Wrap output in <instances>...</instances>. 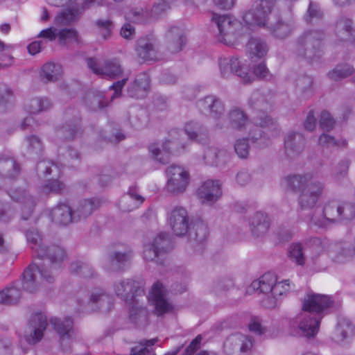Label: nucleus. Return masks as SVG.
Wrapping results in <instances>:
<instances>
[{
    "mask_svg": "<svg viewBox=\"0 0 355 355\" xmlns=\"http://www.w3.org/2000/svg\"><path fill=\"white\" fill-rule=\"evenodd\" d=\"M69 270L71 273L80 275L83 277H92L94 275L92 267L84 262L75 261L71 263Z\"/></svg>",
    "mask_w": 355,
    "mask_h": 355,
    "instance_id": "obj_55",
    "label": "nucleus"
},
{
    "mask_svg": "<svg viewBox=\"0 0 355 355\" xmlns=\"http://www.w3.org/2000/svg\"><path fill=\"white\" fill-rule=\"evenodd\" d=\"M25 107L28 112L37 114L51 110L53 107V103L46 97H36L31 99Z\"/></svg>",
    "mask_w": 355,
    "mask_h": 355,
    "instance_id": "obj_43",
    "label": "nucleus"
},
{
    "mask_svg": "<svg viewBox=\"0 0 355 355\" xmlns=\"http://www.w3.org/2000/svg\"><path fill=\"white\" fill-rule=\"evenodd\" d=\"M100 205L97 199H85L79 202L73 212L74 222L87 218Z\"/></svg>",
    "mask_w": 355,
    "mask_h": 355,
    "instance_id": "obj_36",
    "label": "nucleus"
},
{
    "mask_svg": "<svg viewBox=\"0 0 355 355\" xmlns=\"http://www.w3.org/2000/svg\"><path fill=\"white\" fill-rule=\"evenodd\" d=\"M319 124L322 130L329 131L334 128L335 120L329 112L323 111L320 114Z\"/></svg>",
    "mask_w": 355,
    "mask_h": 355,
    "instance_id": "obj_64",
    "label": "nucleus"
},
{
    "mask_svg": "<svg viewBox=\"0 0 355 355\" xmlns=\"http://www.w3.org/2000/svg\"><path fill=\"white\" fill-rule=\"evenodd\" d=\"M65 123L55 129L56 141H71L81 134L80 116L79 111L69 108L64 111Z\"/></svg>",
    "mask_w": 355,
    "mask_h": 355,
    "instance_id": "obj_9",
    "label": "nucleus"
},
{
    "mask_svg": "<svg viewBox=\"0 0 355 355\" xmlns=\"http://www.w3.org/2000/svg\"><path fill=\"white\" fill-rule=\"evenodd\" d=\"M305 144L306 140L302 133L290 131L284 137L285 153L289 157L298 156L304 151Z\"/></svg>",
    "mask_w": 355,
    "mask_h": 355,
    "instance_id": "obj_25",
    "label": "nucleus"
},
{
    "mask_svg": "<svg viewBox=\"0 0 355 355\" xmlns=\"http://www.w3.org/2000/svg\"><path fill=\"white\" fill-rule=\"evenodd\" d=\"M103 0H74L75 6L62 12L55 18V22L60 25H66L72 21L76 14L88 9L94 5H101Z\"/></svg>",
    "mask_w": 355,
    "mask_h": 355,
    "instance_id": "obj_22",
    "label": "nucleus"
},
{
    "mask_svg": "<svg viewBox=\"0 0 355 355\" xmlns=\"http://www.w3.org/2000/svg\"><path fill=\"white\" fill-rule=\"evenodd\" d=\"M12 96L10 88L6 85L0 84V112H5L12 107Z\"/></svg>",
    "mask_w": 355,
    "mask_h": 355,
    "instance_id": "obj_56",
    "label": "nucleus"
},
{
    "mask_svg": "<svg viewBox=\"0 0 355 355\" xmlns=\"http://www.w3.org/2000/svg\"><path fill=\"white\" fill-rule=\"evenodd\" d=\"M266 28L275 38L283 40L292 34L295 23L292 20L287 22L278 20L274 24H268Z\"/></svg>",
    "mask_w": 355,
    "mask_h": 355,
    "instance_id": "obj_38",
    "label": "nucleus"
},
{
    "mask_svg": "<svg viewBox=\"0 0 355 355\" xmlns=\"http://www.w3.org/2000/svg\"><path fill=\"white\" fill-rule=\"evenodd\" d=\"M149 313L146 307L133 305L130 309L129 319L138 327H144L148 322Z\"/></svg>",
    "mask_w": 355,
    "mask_h": 355,
    "instance_id": "obj_42",
    "label": "nucleus"
},
{
    "mask_svg": "<svg viewBox=\"0 0 355 355\" xmlns=\"http://www.w3.org/2000/svg\"><path fill=\"white\" fill-rule=\"evenodd\" d=\"M62 73L61 66L53 62L44 64L42 68L40 78L42 82L47 83L59 79Z\"/></svg>",
    "mask_w": 355,
    "mask_h": 355,
    "instance_id": "obj_44",
    "label": "nucleus"
},
{
    "mask_svg": "<svg viewBox=\"0 0 355 355\" xmlns=\"http://www.w3.org/2000/svg\"><path fill=\"white\" fill-rule=\"evenodd\" d=\"M50 323L55 331L59 334L61 340H68L73 337L74 329L73 328V322L71 318L67 317L64 320L52 318L50 319Z\"/></svg>",
    "mask_w": 355,
    "mask_h": 355,
    "instance_id": "obj_35",
    "label": "nucleus"
},
{
    "mask_svg": "<svg viewBox=\"0 0 355 355\" xmlns=\"http://www.w3.org/2000/svg\"><path fill=\"white\" fill-rule=\"evenodd\" d=\"M150 87V78L147 73L138 74L134 82L128 87V95L132 98H143Z\"/></svg>",
    "mask_w": 355,
    "mask_h": 355,
    "instance_id": "obj_33",
    "label": "nucleus"
},
{
    "mask_svg": "<svg viewBox=\"0 0 355 355\" xmlns=\"http://www.w3.org/2000/svg\"><path fill=\"white\" fill-rule=\"evenodd\" d=\"M144 200V198L139 194L137 188L132 187L120 200V206L123 211H130L141 205Z\"/></svg>",
    "mask_w": 355,
    "mask_h": 355,
    "instance_id": "obj_37",
    "label": "nucleus"
},
{
    "mask_svg": "<svg viewBox=\"0 0 355 355\" xmlns=\"http://www.w3.org/2000/svg\"><path fill=\"white\" fill-rule=\"evenodd\" d=\"M167 46L172 53H178L186 44L184 31L178 26H171L166 34Z\"/></svg>",
    "mask_w": 355,
    "mask_h": 355,
    "instance_id": "obj_30",
    "label": "nucleus"
},
{
    "mask_svg": "<svg viewBox=\"0 0 355 355\" xmlns=\"http://www.w3.org/2000/svg\"><path fill=\"white\" fill-rule=\"evenodd\" d=\"M126 18L133 23H144L148 17L146 11L143 9H133L130 10L125 15Z\"/></svg>",
    "mask_w": 355,
    "mask_h": 355,
    "instance_id": "obj_62",
    "label": "nucleus"
},
{
    "mask_svg": "<svg viewBox=\"0 0 355 355\" xmlns=\"http://www.w3.org/2000/svg\"><path fill=\"white\" fill-rule=\"evenodd\" d=\"M128 119L132 126L136 129L145 128L148 122L147 112L144 109L133 110Z\"/></svg>",
    "mask_w": 355,
    "mask_h": 355,
    "instance_id": "obj_49",
    "label": "nucleus"
},
{
    "mask_svg": "<svg viewBox=\"0 0 355 355\" xmlns=\"http://www.w3.org/2000/svg\"><path fill=\"white\" fill-rule=\"evenodd\" d=\"M187 233L191 242L202 243L207 239L208 230L203 221L196 220L191 223Z\"/></svg>",
    "mask_w": 355,
    "mask_h": 355,
    "instance_id": "obj_39",
    "label": "nucleus"
},
{
    "mask_svg": "<svg viewBox=\"0 0 355 355\" xmlns=\"http://www.w3.org/2000/svg\"><path fill=\"white\" fill-rule=\"evenodd\" d=\"M79 311L83 313H91L101 311L109 312L114 304L112 296L105 290L96 288L91 291L85 299L78 300Z\"/></svg>",
    "mask_w": 355,
    "mask_h": 355,
    "instance_id": "obj_6",
    "label": "nucleus"
},
{
    "mask_svg": "<svg viewBox=\"0 0 355 355\" xmlns=\"http://www.w3.org/2000/svg\"><path fill=\"white\" fill-rule=\"evenodd\" d=\"M234 150L239 157L245 159L250 152V146L247 139H239L234 144Z\"/></svg>",
    "mask_w": 355,
    "mask_h": 355,
    "instance_id": "obj_60",
    "label": "nucleus"
},
{
    "mask_svg": "<svg viewBox=\"0 0 355 355\" xmlns=\"http://www.w3.org/2000/svg\"><path fill=\"white\" fill-rule=\"evenodd\" d=\"M250 226L252 234L255 237H261L268 232L270 219L266 213L257 211L250 220Z\"/></svg>",
    "mask_w": 355,
    "mask_h": 355,
    "instance_id": "obj_32",
    "label": "nucleus"
},
{
    "mask_svg": "<svg viewBox=\"0 0 355 355\" xmlns=\"http://www.w3.org/2000/svg\"><path fill=\"white\" fill-rule=\"evenodd\" d=\"M113 290L120 299L132 303L137 296L144 293V284L135 278L119 279L114 282Z\"/></svg>",
    "mask_w": 355,
    "mask_h": 355,
    "instance_id": "obj_12",
    "label": "nucleus"
},
{
    "mask_svg": "<svg viewBox=\"0 0 355 355\" xmlns=\"http://www.w3.org/2000/svg\"><path fill=\"white\" fill-rule=\"evenodd\" d=\"M276 3V0H257L252 8L246 12L243 17V21L249 25L266 27L268 25V17Z\"/></svg>",
    "mask_w": 355,
    "mask_h": 355,
    "instance_id": "obj_10",
    "label": "nucleus"
},
{
    "mask_svg": "<svg viewBox=\"0 0 355 355\" xmlns=\"http://www.w3.org/2000/svg\"><path fill=\"white\" fill-rule=\"evenodd\" d=\"M249 105L252 109L261 112L266 111L270 107V99L257 90L252 94L249 99Z\"/></svg>",
    "mask_w": 355,
    "mask_h": 355,
    "instance_id": "obj_48",
    "label": "nucleus"
},
{
    "mask_svg": "<svg viewBox=\"0 0 355 355\" xmlns=\"http://www.w3.org/2000/svg\"><path fill=\"white\" fill-rule=\"evenodd\" d=\"M313 79L310 76H302L296 80V87L301 97L306 99L310 97L313 93Z\"/></svg>",
    "mask_w": 355,
    "mask_h": 355,
    "instance_id": "obj_50",
    "label": "nucleus"
},
{
    "mask_svg": "<svg viewBox=\"0 0 355 355\" xmlns=\"http://www.w3.org/2000/svg\"><path fill=\"white\" fill-rule=\"evenodd\" d=\"M277 277L271 272L265 273L259 279L252 282L250 288L254 291H259V293L272 294V289Z\"/></svg>",
    "mask_w": 355,
    "mask_h": 355,
    "instance_id": "obj_40",
    "label": "nucleus"
},
{
    "mask_svg": "<svg viewBox=\"0 0 355 355\" xmlns=\"http://www.w3.org/2000/svg\"><path fill=\"white\" fill-rule=\"evenodd\" d=\"M355 256V246L349 243H338L331 246L330 257L331 260L338 264L351 261Z\"/></svg>",
    "mask_w": 355,
    "mask_h": 355,
    "instance_id": "obj_26",
    "label": "nucleus"
},
{
    "mask_svg": "<svg viewBox=\"0 0 355 355\" xmlns=\"http://www.w3.org/2000/svg\"><path fill=\"white\" fill-rule=\"evenodd\" d=\"M51 220L60 225H67L74 222L73 212L71 207L62 202L58 203L50 211Z\"/></svg>",
    "mask_w": 355,
    "mask_h": 355,
    "instance_id": "obj_31",
    "label": "nucleus"
},
{
    "mask_svg": "<svg viewBox=\"0 0 355 355\" xmlns=\"http://www.w3.org/2000/svg\"><path fill=\"white\" fill-rule=\"evenodd\" d=\"M149 301L154 305L155 313L157 315L166 313L173 309L172 305L165 299L163 285L159 282L153 285Z\"/></svg>",
    "mask_w": 355,
    "mask_h": 355,
    "instance_id": "obj_24",
    "label": "nucleus"
},
{
    "mask_svg": "<svg viewBox=\"0 0 355 355\" xmlns=\"http://www.w3.org/2000/svg\"><path fill=\"white\" fill-rule=\"evenodd\" d=\"M202 158L208 166L223 167L229 162L230 155L226 150L211 146L205 150Z\"/></svg>",
    "mask_w": 355,
    "mask_h": 355,
    "instance_id": "obj_28",
    "label": "nucleus"
},
{
    "mask_svg": "<svg viewBox=\"0 0 355 355\" xmlns=\"http://www.w3.org/2000/svg\"><path fill=\"white\" fill-rule=\"evenodd\" d=\"M132 248L123 243L112 245L108 250L105 268L109 271H123L133 257Z\"/></svg>",
    "mask_w": 355,
    "mask_h": 355,
    "instance_id": "obj_7",
    "label": "nucleus"
},
{
    "mask_svg": "<svg viewBox=\"0 0 355 355\" xmlns=\"http://www.w3.org/2000/svg\"><path fill=\"white\" fill-rule=\"evenodd\" d=\"M196 194L202 203L211 205L220 198L222 191L218 181L209 180L199 187Z\"/></svg>",
    "mask_w": 355,
    "mask_h": 355,
    "instance_id": "obj_23",
    "label": "nucleus"
},
{
    "mask_svg": "<svg viewBox=\"0 0 355 355\" xmlns=\"http://www.w3.org/2000/svg\"><path fill=\"white\" fill-rule=\"evenodd\" d=\"M211 19L217 25L218 40L227 45L234 44L241 34L239 31L242 28L241 24L227 15L213 14Z\"/></svg>",
    "mask_w": 355,
    "mask_h": 355,
    "instance_id": "obj_8",
    "label": "nucleus"
},
{
    "mask_svg": "<svg viewBox=\"0 0 355 355\" xmlns=\"http://www.w3.org/2000/svg\"><path fill=\"white\" fill-rule=\"evenodd\" d=\"M290 281L289 279L283 280L277 282H275L274 284L272 295L273 298H278L286 295L290 291Z\"/></svg>",
    "mask_w": 355,
    "mask_h": 355,
    "instance_id": "obj_59",
    "label": "nucleus"
},
{
    "mask_svg": "<svg viewBox=\"0 0 355 355\" xmlns=\"http://www.w3.org/2000/svg\"><path fill=\"white\" fill-rule=\"evenodd\" d=\"M135 51L139 58L144 60L156 61L159 54L155 42L148 37H141L137 42Z\"/></svg>",
    "mask_w": 355,
    "mask_h": 355,
    "instance_id": "obj_27",
    "label": "nucleus"
},
{
    "mask_svg": "<svg viewBox=\"0 0 355 355\" xmlns=\"http://www.w3.org/2000/svg\"><path fill=\"white\" fill-rule=\"evenodd\" d=\"M182 133L178 129H173L169 132L170 139L166 140L163 145L164 151H162L157 144H151L149 146L148 149L151 154L152 157L158 162L166 164L169 162L170 153L175 150V148L169 146V144L173 146L178 145L180 142V136Z\"/></svg>",
    "mask_w": 355,
    "mask_h": 355,
    "instance_id": "obj_17",
    "label": "nucleus"
},
{
    "mask_svg": "<svg viewBox=\"0 0 355 355\" xmlns=\"http://www.w3.org/2000/svg\"><path fill=\"white\" fill-rule=\"evenodd\" d=\"M27 242L35 254V261L22 274L24 290L35 292L42 282L52 283L60 264L66 257L64 250L57 245H46L37 230L31 228L25 232Z\"/></svg>",
    "mask_w": 355,
    "mask_h": 355,
    "instance_id": "obj_1",
    "label": "nucleus"
},
{
    "mask_svg": "<svg viewBox=\"0 0 355 355\" xmlns=\"http://www.w3.org/2000/svg\"><path fill=\"white\" fill-rule=\"evenodd\" d=\"M87 64L95 74L103 77L117 78L123 72V69L117 59L107 60L101 62L96 58H89L87 59Z\"/></svg>",
    "mask_w": 355,
    "mask_h": 355,
    "instance_id": "obj_15",
    "label": "nucleus"
},
{
    "mask_svg": "<svg viewBox=\"0 0 355 355\" xmlns=\"http://www.w3.org/2000/svg\"><path fill=\"white\" fill-rule=\"evenodd\" d=\"M229 120L232 128L236 130L242 129L248 123V117L245 113L239 109H232L229 112Z\"/></svg>",
    "mask_w": 355,
    "mask_h": 355,
    "instance_id": "obj_51",
    "label": "nucleus"
},
{
    "mask_svg": "<svg viewBox=\"0 0 355 355\" xmlns=\"http://www.w3.org/2000/svg\"><path fill=\"white\" fill-rule=\"evenodd\" d=\"M20 173L19 165L9 153H0V174L7 179H15Z\"/></svg>",
    "mask_w": 355,
    "mask_h": 355,
    "instance_id": "obj_29",
    "label": "nucleus"
},
{
    "mask_svg": "<svg viewBox=\"0 0 355 355\" xmlns=\"http://www.w3.org/2000/svg\"><path fill=\"white\" fill-rule=\"evenodd\" d=\"M27 153L31 156L39 155L43 150V146L40 137L35 135L26 136Z\"/></svg>",
    "mask_w": 355,
    "mask_h": 355,
    "instance_id": "obj_57",
    "label": "nucleus"
},
{
    "mask_svg": "<svg viewBox=\"0 0 355 355\" xmlns=\"http://www.w3.org/2000/svg\"><path fill=\"white\" fill-rule=\"evenodd\" d=\"M8 195L12 200L22 205L21 218L28 220L32 215L36 205L34 196L26 189L23 187L11 189L8 191Z\"/></svg>",
    "mask_w": 355,
    "mask_h": 355,
    "instance_id": "obj_20",
    "label": "nucleus"
},
{
    "mask_svg": "<svg viewBox=\"0 0 355 355\" xmlns=\"http://www.w3.org/2000/svg\"><path fill=\"white\" fill-rule=\"evenodd\" d=\"M325 33L319 29H308L295 40L293 53L296 56L311 62L322 55V44Z\"/></svg>",
    "mask_w": 355,
    "mask_h": 355,
    "instance_id": "obj_4",
    "label": "nucleus"
},
{
    "mask_svg": "<svg viewBox=\"0 0 355 355\" xmlns=\"http://www.w3.org/2000/svg\"><path fill=\"white\" fill-rule=\"evenodd\" d=\"M184 132L191 140L201 141L207 137V129L196 121H189L184 125Z\"/></svg>",
    "mask_w": 355,
    "mask_h": 355,
    "instance_id": "obj_41",
    "label": "nucleus"
},
{
    "mask_svg": "<svg viewBox=\"0 0 355 355\" xmlns=\"http://www.w3.org/2000/svg\"><path fill=\"white\" fill-rule=\"evenodd\" d=\"M220 76L229 78L236 74L244 83L251 81L247 67H243L236 57H223L218 59Z\"/></svg>",
    "mask_w": 355,
    "mask_h": 355,
    "instance_id": "obj_14",
    "label": "nucleus"
},
{
    "mask_svg": "<svg viewBox=\"0 0 355 355\" xmlns=\"http://www.w3.org/2000/svg\"><path fill=\"white\" fill-rule=\"evenodd\" d=\"M247 49L252 58L254 56L260 58L265 56L268 50L266 43L261 39L257 37H252L249 40Z\"/></svg>",
    "mask_w": 355,
    "mask_h": 355,
    "instance_id": "obj_46",
    "label": "nucleus"
},
{
    "mask_svg": "<svg viewBox=\"0 0 355 355\" xmlns=\"http://www.w3.org/2000/svg\"><path fill=\"white\" fill-rule=\"evenodd\" d=\"M322 215L321 219L312 216L311 222L319 227H324L329 223L349 222L355 218V205L329 201L324 205Z\"/></svg>",
    "mask_w": 355,
    "mask_h": 355,
    "instance_id": "obj_5",
    "label": "nucleus"
},
{
    "mask_svg": "<svg viewBox=\"0 0 355 355\" xmlns=\"http://www.w3.org/2000/svg\"><path fill=\"white\" fill-rule=\"evenodd\" d=\"M47 318L42 312L33 314L25 332V339L28 344L35 345L42 340L46 329Z\"/></svg>",
    "mask_w": 355,
    "mask_h": 355,
    "instance_id": "obj_16",
    "label": "nucleus"
},
{
    "mask_svg": "<svg viewBox=\"0 0 355 355\" xmlns=\"http://www.w3.org/2000/svg\"><path fill=\"white\" fill-rule=\"evenodd\" d=\"M167 178L165 189L173 195L184 193L189 184V174L182 166L173 164L166 168Z\"/></svg>",
    "mask_w": 355,
    "mask_h": 355,
    "instance_id": "obj_11",
    "label": "nucleus"
},
{
    "mask_svg": "<svg viewBox=\"0 0 355 355\" xmlns=\"http://www.w3.org/2000/svg\"><path fill=\"white\" fill-rule=\"evenodd\" d=\"M322 17V12L318 9L316 3L311 1L306 15L304 17L308 24H313Z\"/></svg>",
    "mask_w": 355,
    "mask_h": 355,
    "instance_id": "obj_58",
    "label": "nucleus"
},
{
    "mask_svg": "<svg viewBox=\"0 0 355 355\" xmlns=\"http://www.w3.org/2000/svg\"><path fill=\"white\" fill-rule=\"evenodd\" d=\"M198 107L202 114L216 121L219 120L225 111L223 101L214 95H209L199 100Z\"/></svg>",
    "mask_w": 355,
    "mask_h": 355,
    "instance_id": "obj_18",
    "label": "nucleus"
},
{
    "mask_svg": "<svg viewBox=\"0 0 355 355\" xmlns=\"http://www.w3.org/2000/svg\"><path fill=\"white\" fill-rule=\"evenodd\" d=\"M254 120L256 125L250 130L249 139L256 147L259 148H266L270 144V141L261 128H266L270 130L275 129L277 122L270 116L263 113L254 117Z\"/></svg>",
    "mask_w": 355,
    "mask_h": 355,
    "instance_id": "obj_13",
    "label": "nucleus"
},
{
    "mask_svg": "<svg viewBox=\"0 0 355 355\" xmlns=\"http://www.w3.org/2000/svg\"><path fill=\"white\" fill-rule=\"evenodd\" d=\"M59 42L60 44H65L67 40H73L79 42L78 33L74 28H62L58 33Z\"/></svg>",
    "mask_w": 355,
    "mask_h": 355,
    "instance_id": "obj_61",
    "label": "nucleus"
},
{
    "mask_svg": "<svg viewBox=\"0 0 355 355\" xmlns=\"http://www.w3.org/2000/svg\"><path fill=\"white\" fill-rule=\"evenodd\" d=\"M168 221L172 231L178 236H184L191 224L187 211L182 207H175L171 211Z\"/></svg>",
    "mask_w": 355,
    "mask_h": 355,
    "instance_id": "obj_19",
    "label": "nucleus"
},
{
    "mask_svg": "<svg viewBox=\"0 0 355 355\" xmlns=\"http://www.w3.org/2000/svg\"><path fill=\"white\" fill-rule=\"evenodd\" d=\"M288 257L298 266L305 263V256L303 247L300 243H292L288 248Z\"/></svg>",
    "mask_w": 355,
    "mask_h": 355,
    "instance_id": "obj_54",
    "label": "nucleus"
},
{
    "mask_svg": "<svg viewBox=\"0 0 355 355\" xmlns=\"http://www.w3.org/2000/svg\"><path fill=\"white\" fill-rule=\"evenodd\" d=\"M253 346V340L251 336L236 334L229 336L223 345V349L227 355H233L236 352H247Z\"/></svg>",
    "mask_w": 355,
    "mask_h": 355,
    "instance_id": "obj_21",
    "label": "nucleus"
},
{
    "mask_svg": "<svg viewBox=\"0 0 355 355\" xmlns=\"http://www.w3.org/2000/svg\"><path fill=\"white\" fill-rule=\"evenodd\" d=\"M285 182L291 190L300 191L297 203L301 211L313 209L326 187L323 181L313 179L310 173L288 175Z\"/></svg>",
    "mask_w": 355,
    "mask_h": 355,
    "instance_id": "obj_3",
    "label": "nucleus"
},
{
    "mask_svg": "<svg viewBox=\"0 0 355 355\" xmlns=\"http://www.w3.org/2000/svg\"><path fill=\"white\" fill-rule=\"evenodd\" d=\"M354 334V327L352 322L345 318L340 319L338 322L335 335L340 341H343L352 337Z\"/></svg>",
    "mask_w": 355,
    "mask_h": 355,
    "instance_id": "obj_45",
    "label": "nucleus"
},
{
    "mask_svg": "<svg viewBox=\"0 0 355 355\" xmlns=\"http://www.w3.org/2000/svg\"><path fill=\"white\" fill-rule=\"evenodd\" d=\"M95 26L102 31V36L105 40L110 37L113 27V23L110 19H99L95 21Z\"/></svg>",
    "mask_w": 355,
    "mask_h": 355,
    "instance_id": "obj_63",
    "label": "nucleus"
},
{
    "mask_svg": "<svg viewBox=\"0 0 355 355\" xmlns=\"http://www.w3.org/2000/svg\"><path fill=\"white\" fill-rule=\"evenodd\" d=\"M354 72V69L349 64H338L334 69L329 71L328 77L334 81L345 78Z\"/></svg>",
    "mask_w": 355,
    "mask_h": 355,
    "instance_id": "obj_52",
    "label": "nucleus"
},
{
    "mask_svg": "<svg viewBox=\"0 0 355 355\" xmlns=\"http://www.w3.org/2000/svg\"><path fill=\"white\" fill-rule=\"evenodd\" d=\"M335 34L340 40H351L354 42L355 30L352 20L345 16L339 17L335 24Z\"/></svg>",
    "mask_w": 355,
    "mask_h": 355,
    "instance_id": "obj_34",
    "label": "nucleus"
},
{
    "mask_svg": "<svg viewBox=\"0 0 355 355\" xmlns=\"http://www.w3.org/2000/svg\"><path fill=\"white\" fill-rule=\"evenodd\" d=\"M160 253L167 252L173 248L169 234L162 232L154 238L151 243Z\"/></svg>",
    "mask_w": 355,
    "mask_h": 355,
    "instance_id": "obj_53",
    "label": "nucleus"
},
{
    "mask_svg": "<svg viewBox=\"0 0 355 355\" xmlns=\"http://www.w3.org/2000/svg\"><path fill=\"white\" fill-rule=\"evenodd\" d=\"M332 301L327 295L320 294H308L302 303V311L295 318L301 336L308 338H314L318 334L322 313L328 309Z\"/></svg>",
    "mask_w": 355,
    "mask_h": 355,
    "instance_id": "obj_2",
    "label": "nucleus"
},
{
    "mask_svg": "<svg viewBox=\"0 0 355 355\" xmlns=\"http://www.w3.org/2000/svg\"><path fill=\"white\" fill-rule=\"evenodd\" d=\"M21 296V291L15 286L7 287L0 291V304H15Z\"/></svg>",
    "mask_w": 355,
    "mask_h": 355,
    "instance_id": "obj_47",
    "label": "nucleus"
}]
</instances>
